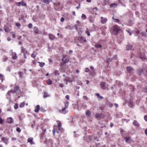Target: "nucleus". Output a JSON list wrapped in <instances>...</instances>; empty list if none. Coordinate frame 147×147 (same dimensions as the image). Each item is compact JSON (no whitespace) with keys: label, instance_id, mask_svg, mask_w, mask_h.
Here are the masks:
<instances>
[{"label":"nucleus","instance_id":"a19ab883","mask_svg":"<svg viewBox=\"0 0 147 147\" xmlns=\"http://www.w3.org/2000/svg\"><path fill=\"white\" fill-rule=\"evenodd\" d=\"M82 18L83 19H85L86 18V16L84 14H83L82 16Z\"/></svg>","mask_w":147,"mask_h":147},{"label":"nucleus","instance_id":"72a5a7b5","mask_svg":"<svg viewBox=\"0 0 147 147\" xmlns=\"http://www.w3.org/2000/svg\"><path fill=\"white\" fill-rule=\"evenodd\" d=\"M25 103L24 102L21 103L20 104L19 107L20 108L23 107L24 106Z\"/></svg>","mask_w":147,"mask_h":147},{"label":"nucleus","instance_id":"603ef678","mask_svg":"<svg viewBox=\"0 0 147 147\" xmlns=\"http://www.w3.org/2000/svg\"><path fill=\"white\" fill-rule=\"evenodd\" d=\"M21 4V2H17L16 3V5L18 6H20Z\"/></svg>","mask_w":147,"mask_h":147},{"label":"nucleus","instance_id":"e2e57ef3","mask_svg":"<svg viewBox=\"0 0 147 147\" xmlns=\"http://www.w3.org/2000/svg\"><path fill=\"white\" fill-rule=\"evenodd\" d=\"M65 98L67 100H69V95H67L65 96Z\"/></svg>","mask_w":147,"mask_h":147},{"label":"nucleus","instance_id":"bb28decb","mask_svg":"<svg viewBox=\"0 0 147 147\" xmlns=\"http://www.w3.org/2000/svg\"><path fill=\"white\" fill-rule=\"evenodd\" d=\"M43 95L44 96V98H46L49 96V95L46 92H44L43 93Z\"/></svg>","mask_w":147,"mask_h":147},{"label":"nucleus","instance_id":"6e6552de","mask_svg":"<svg viewBox=\"0 0 147 147\" xmlns=\"http://www.w3.org/2000/svg\"><path fill=\"white\" fill-rule=\"evenodd\" d=\"M100 86L102 89L103 90L106 89V83L105 82H102L100 83Z\"/></svg>","mask_w":147,"mask_h":147},{"label":"nucleus","instance_id":"69168bd1","mask_svg":"<svg viewBox=\"0 0 147 147\" xmlns=\"http://www.w3.org/2000/svg\"><path fill=\"white\" fill-rule=\"evenodd\" d=\"M144 75L147 78V69L146 70V71L144 73Z\"/></svg>","mask_w":147,"mask_h":147},{"label":"nucleus","instance_id":"0eeeda50","mask_svg":"<svg viewBox=\"0 0 147 147\" xmlns=\"http://www.w3.org/2000/svg\"><path fill=\"white\" fill-rule=\"evenodd\" d=\"M105 115L102 113H97L95 115V118H100V119H102L104 118Z\"/></svg>","mask_w":147,"mask_h":147},{"label":"nucleus","instance_id":"c756f323","mask_svg":"<svg viewBox=\"0 0 147 147\" xmlns=\"http://www.w3.org/2000/svg\"><path fill=\"white\" fill-rule=\"evenodd\" d=\"M86 114L88 116H90L91 115L90 112L88 110H87L86 111Z\"/></svg>","mask_w":147,"mask_h":147},{"label":"nucleus","instance_id":"9b49d317","mask_svg":"<svg viewBox=\"0 0 147 147\" xmlns=\"http://www.w3.org/2000/svg\"><path fill=\"white\" fill-rule=\"evenodd\" d=\"M100 18L101 19V23L103 24L105 23L107 20V19L106 18H103L102 17H100Z\"/></svg>","mask_w":147,"mask_h":147},{"label":"nucleus","instance_id":"052dcab7","mask_svg":"<svg viewBox=\"0 0 147 147\" xmlns=\"http://www.w3.org/2000/svg\"><path fill=\"white\" fill-rule=\"evenodd\" d=\"M144 120L147 121V115H145L144 116Z\"/></svg>","mask_w":147,"mask_h":147},{"label":"nucleus","instance_id":"cd10ccee","mask_svg":"<svg viewBox=\"0 0 147 147\" xmlns=\"http://www.w3.org/2000/svg\"><path fill=\"white\" fill-rule=\"evenodd\" d=\"M102 47V45L99 44H96L95 45V47L96 48H101Z\"/></svg>","mask_w":147,"mask_h":147},{"label":"nucleus","instance_id":"338daca9","mask_svg":"<svg viewBox=\"0 0 147 147\" xmlns=\"http://www.w3.org/2000/svg\"><path fill=\"white\" fill-rule=\"evenodd\" d=\"M55 5L57 6L59 5H60V2H58L57 3H55Z\"/></svg>","mask_w":147,"mask_h":147},{"label":"nucleus","instance_id":"e433bc0d","mask_svg":"<svg viewBox=\"0 0 147 147\" xmlns=\"http://www.w3.org/2000/svg\"><path fill=\"white\" fill-rule=\"evenodd\" d=\"M141 35L142 36H144L145 37H147V35L146 34L145 32H142L141 33Z\"/></svg>","mask_w":147,"mask_h":147},{"label":"nucleus","instance_id":"ddd939ff","mask_svg":"<svg viewBox=\"0 0 147 147\" xmlns=\"http://www.w3.org/2000/svg\"><path fill=\"white\" fill-rule=\"evenodd\" d=\"M12 58L13 59H16L18 57L17 55V54L15 52H12Z\"/></svg>","mask_w":147,"mask_h":147},{"label":"nucleus","instance_id":"2f4dec72","mask_svg":"<svg viewBox=\"0 0 147 147\" xmlns=\"http://www.w3.org/2000/svg\"><path fill=\"white\" fill-rule=\"evenodd\" d=\"M126 31L129 34L130 36H131L132 34V31L131 30L129 29L126 30Z\"/></svg>","mask_w":147,"mask_h":147},{"label":"nucleus","instance_id":"c85d7f7f","mask_svg":"<svg viewBox=\"0 0 147 147\" xmlns=\"http://www.w3.org/2000/svg\"><path fill=\"white\" fill-rule=\"evenodd\" d=\"M38 63H39V65L40 67H43L45 65V63L44 62H38Z\"/></svg>","mask_w":147,"mask_h":147},{"label":"nucleus","instance_id":"f03ea898","mask_svg":"<svg viewBox=\"0 0 147 147\" xmlns=\"http://www.w3.org/2000/svg\"><path fill=\"white\" fill-rule=\"evenodd\" d=\"M120 30V28L117 25L114 26L112 32V34L114 35H117Z\"/></svg>","mask_w":147,"mask_h":147},{"label":"nucleus","instance_id":"de8ad7c7","mask_svg":"<svg viewBox=\"0 0 147 147\" xmlns=\"http://www.w3.org/2000/svg\"><path fill=\"white\" fill-rule=\"evenodd\" d=\"M16 131L19 133H20L21 131V129L19 127H17L16 129Z\"/></svg>","mask_w":147,"mask_h":147},{"label":"nucleus","instance_id":"a18cd8bd","mask_svg":"<svg viewBox=\"0 0 147 147\" xmlns=\"http://www.w3.org/2000/svg\"><path fill=\"white\" fill-rule=\"evenodd\" d=\"M89 21L91 22H94V18H89Z\"/></svg>","mask_w":147,"mask_h":147},{"label":"nucleus","instance_id":"a211bd4d","mask_svg":"<svg viewBox=\"0 0 147 147\" xmlns=\"http://www.w3.org/2000/svg\"><path fill=\"white\" fill-rule=\"evenodd\" d=\"M92 31L90 30H89L87 28L86 30L85 31V33L87 34L88 36H90V32Z\"/></svg>","mask_w":147,"mask_h":147},{"label":"nucleus","instance_id":"4be33fe9","mask_svg":"<svg viewBox=\"0 0 147 147\" xmlns=\"http://www.w3.org/2000/svg\"><path fill=\"white\" fill-rule=\"evenodd\" d=\"M132 45H128L126 46V50L129 51V50H132Z\"/></svg>","mask_w":147,"mask_h":147},{"label":"nucleus","instance_id":"ea45409f","mask_svg":"<svg viewBox=\"0 0 147 147\" xmlns=\"http://www.w3.org/2000/svg\"><path fill=\"white\" fill-rule=\"evenodd\" d=\"M11 34H12L13 37L14 38H16L15 33L14 32H11Z\"/></svg>","mask_w":147,"mask_h":147},{"label":"nucleus","instance_id":"79ce46f5","mask_svg":"<svg viewBox=\"0 0 147 147\" xmlns=\"http://www.w3.org/2000/svg\"><path fill=\"white\" fill-rule=\"evenodd\" d=\"M114 21L115 23H119L120 21L118 19L115 18Z\"/></svg>","mask_w":147,"mask_h":147},{"label":"nucleus","instance_id":"8fccbe9b","mask_svg":"<svg viewBox=\"0 0 147 147\" xmlns=\"http://www.w3.org/2000/svg\"><path fill=\"white\" fill-rule=\"evenodd\" d=\"M21 3H22V5L23 6H25L26 5V3H24L23 1H21Z\"/></svg>","mask_w":147,"mask_h":147},{"label":"nucleus","instance_id":"f3484780","mask_svg":"<svg viewBox=\"0 0 147 147\" xmlns=\"http://www.w3.org/2000/svg\"><path fill=\"white\" fill-rule=\"evenodd\" d=\"M117 6V4L115 3H112L110 4V8H115Z\"/></svg>","mask_w":147,"mask_h":147},{"label":"nucleus","instance_id":"5701e85b","mask_svg":"<svg viewBox=\"0 0 147 147\" xmlns=\"http://www.w3.org/2000/svg\"><path fill=\"white\" fill-rule=\"evenodd\" d=\"M45 15L43 13H40L39 15V17L41 20H43L45 18Z\"/></svg>","mask_w":147,"mask_h":147},{"label":"nucleus","instance_id":"37998d69","mask_svg":"<svg viewBox=\"0 0 147 147\" xmlns=\"http://www.w3.org/2000/svg\"><path fill=\"white\" fill-rule=\"evenodd\" d=\"M117 58V55H115L113 57V58H112V60H116Z\"/></svg>","mask_w":147,"mask_h":147},{"label":"nucleus","instance_id":"bf43d9fd","mask_svg":"<svg viewBox=\"0 0 147 147\" xmlns=\"http://www.w3.org/2000/svg\"><path fill=\"white\" fill-rule=\"evenodd\" d=\"M136 33L137 34H139L140 33V31H139V30H138V29H136Z\"/></svg>","mask_w":147,"mask_h":147},{"label":"nucleus","instance_id":"393cba45","mask_svg":"<svg viewBox=\"0 0 147 147\" xmlns=\"http://www.w3.org/2000/svg\"><path fill=\"white\" fill-rule=\"evenodd\" d=\"M95 95L100 100H102L103 98V97L102 96H100L98 93H96Z\"/></svg>","mask_w":147,"mask_h":147},{"label":"nucleus","instance_id":"412c9836","mask_svg":"<svg viewBox=\"0 0 147 147\" xmlns=\"http://www.w3.org/2000/svg\"><path fill=\"white\" fill-rule=\"evenodd\" d=\"M40 108L39 105H37L35 107L34 111L36 113L38 112Z\"/></svg>","mask_w":147,"mask_h":147},{"label":"nucleus","instance_id":"20e7f679","mask_svg":"<svg viewBox=\"0 0 147 147\" xmlns=\"http://www.w3.org/2000/svg\"><path fill=\"white\" fill-rule=\"evenodd\" d=\"M21 48V52L23 54L24 58L25 59H26L27 58L26 55L28 54L27 51L23 46H22Z\"/></svg>","mask_w":147,"mask_h":147},{"label":"nucleus","instance_id":"f257e3e1","mask_svg":"<svg viewBox=\"0 0 147 147\" xmlns=\"http://www.w3.org/2000/svg\"><path fill=\"white\" fill-rule=\"evenodd\" d=\"M14 90L13 91H9L7 94V95H10V93H12L13 94L16 93V94H19L20 93V90L19 88V87L18 85H16L13 88Z\"/></svg>","mask_w":147,"mask_h":147},{"label":"nucleus","instance_id":"9d476101","mask_svg":"<svg viewBox=\"0 0 147 147\" xmlns=\"http://www.w3.org/2000/svg\"><path fill=\"white\" fill-rule=\"evenodd\" d=\"M69 61V59L67 57L64 59V63H60L59 64L60 66H62L63 65L66 64V63H68Z\"/></svg>","mask_w":147,"mask_h":147},{"label":"nucleus","instance_id":"c03bdc74","mask_svg":"<svg viewBox=\"0 0 147 147\" xmlns=\"http://www.w3.org/2000/svg\"><path fill=\"white\" fill-rule=\"evenodd\" d=\"M18 107V104L16 103L14 105V108L16 109H17Z\"/></svg>","mask_w":147,"mask_h":147},{"label":"nucleus","instance_id":"4468645a","mask_svg":"<svg viewBox=\"0 0 147 147\" xmlns=\"http://www.w3.org/2000/svg\"><path fill=\"white\" fill-rule=\"evenodd\" d=\"M49 39L51 40H54L55 38V37L53 34H49Z\"/></svg>","mask_w":147,"mask_h":147},{"label":"nucleus","instance_id":"13d9d810","mask_svg":"<svg viewBox=\"0 0 147 147\" xmlns=\"http://www.w3.org/2000/svg\"><path fill=\"white\" fill-rule=\"evenodd\" d=\"M58 126L59 128H60L61 126V124L60 122H59L58 124Z\"/></svg>","mask_w":147,"mask_h":147},{"label":"nucleus","instance_id":"09e8293b","mask_svg":"<svg viewBox=\"0 0 147 147\" xmlns=\"http://www.w3.org/2000/svg\"><path fill=\"white\" fill-rule=\"evenodd\" d=\"M128 22L129 24H130L131 25H132L134 24L133 21L131 20H129Z\"/></svg>","mask_w":147,"mask_h":147},{"label":"nucleus","instance_id":"a878e982","mask_svg":"<svg viewBox=\"0 0 147 147\" xmlns=\"http://www.w3.org/2000/svg\"><path fill=\"white\" fill-rule=\"evenodd\" d=\"M34 32L36 34H38L39 33V31L37 27L34 28Z\"/></svg>","mask_w":147,"mask_h":147},{"label":"nucleus","instance_id":"49530a36","mask_svg":"<svg viewBox=\"0 0 147 147\" xmlns=\"http://www.w3.org/2000/svg\"><path fill=\"white\" fill-rule=\"evenodd\" d=\"M76 23L77 24L76 25H78V27H79L81 25L80 22L79 20H78L76 21Z\"/></svg>","mask_w":147,"mask_h":147},{"label":"nucleus","instance_id":"dca6fc26","mask_svg":"<svg viewBox=\"0 0 147 147\" xmlns=\"http://www.w3.org/2000/svg\"><path fill=\"white\" fill-rule=\"evenodd\" d=\"M126 69L127 71L129 72L132 71L134 70L133 68L131 66H127L126 67Z\"/></svg>","mask_w":147,"mask_h":147},{"label":"nucleus","instance_id":"f8f14e48","mask_svg":"<svg viewBox=\"0 0 147 147\" xmlns=\"http://www.w3.org/2000/svg\"><path fill=\"white\" fill-rule=\"evenodd\" d=\"M6 122L8 123H11L13 122V120L11 117H10L7 119Z\"/></svg>","mask_w":147,"mask_h":147},{"label":"nucleus","instance_id":"58836bf2","mask_svg":"<svg viewBox=\"0 0 147 147\" xmlns=\"http://www.w3.org/2000/svg\"><path fill=\"white\" fill-rule=\"evenodd\" d=\"M112 60V58H109L107 59V62L108 63L111 62Z\"/></svg>","mask_w":147,"mask_h":147},{"label":"nucleus","instance_id":"f704fd0d","mask_svg":"<svg viewBox=\"0 0 147 147\" xmlns=\"http://www.w3.org/2000/svg\"><path fill=\"white\" fill-rule=\"evenodd\" d=\"M47 83L49 85H51L52 84V81L50 79H48L47 81Z\"/></svg>","mask_w":147,"mask_h":147},{"label":"nucleus","instance_id":"7c9ffc66","mask_svg":"<svg viewBox=\"0 0 147 147\" xmlns=\"http://www.w3.org/2000/svg\"><path fill=\"white\" fill-rule=\"evenodd\" d=\"M124 138L125 139V141L126 142H128L129 141L131 140V138L130 137H125Z\"/></svg>","mask_w":147,"mask_h":147},{"label":"nucleus","instance_id":"1a4fd4ad","mask_svg":"<svg viewBox=\"0 0 147 147\" xmlns=\"http://www.w3.org/2000/svg\"><path fill=\"white\" fill-rule=\"evenodd\" d=\"M84 140L87 142H90L92 140V137L91 136H88L86 137H84Z\"/></svg>","mask_w":147,"mask_h":147},{"label":"nucleus","instance_id":"774afa93","mask_svg":"<svg viewBox=\"0 0 147 147\" xmlns=\"http://www.w3.org/2000/svg\"><path fill=\"white\" fill-rule=\"evenodd\" d=\"M144 90L145 92L147 93V87L144 88Z\"/></svg>","mask_w":147,"mask_h":147},{"label":"nucleus","instance_id":"4d7b16f0","mask_svg":"<svg viewBox=\"0 0 147 147\" xmlns=\"http://www.w3.org/2000/svg\"><path fill=\"white\" fill-rule=\"evenodd\" d=\"M90 71L89 69L88 68H86L85 69V71L86 72H89Z\"/></svg>","mask_w":147,"mask_h":147},{"label":"nucleus","instance_id":"4c0bfd02","mask_svg":"<svg viewBox=\"0 0 147 147\" xmlns=\"http://www.w3.org/2000/svg\"><path fill=\"white\" fill-rule=\"evenodd\" d=\"M20 77L22 78H23V73L22 72L20 71L19 72Z\"/></svg>","mask_w":147,"mask_h":147},{"label":"nucleus","instance_id":"0e129e2a","mask_svg":"<svg viewBox=\"0 0 147 147\" xmlns=\"http://www.w3.org/2000/svg\"><path fill=\"white\" fill-rule=\"evenodd\" d=\"M16 26H18V27H20V23H17L16 24Z\"/></svg>","mask_w":147,"mask_h":147},{"label":"nucleus","instance_id":"5fc2aeb1","mask_svg":"<svg viewBox=\"0 0 147 147\" xmlns=\"http://www.w3.org/2000/svg\"><path fill=\"white\" fill-rule=\"evenodd\" d=\"M83 98L84 99L86 100H88V98L86 96H83Z\"/></svg>","mask_w":147,"mask_h":147},{"label":"nucleus","instance_id":"423d86ee","mask_svg":"<svg viewBox=\"0 0 147 147\" xmlns=\"http://www.w3.org/2000/svg\"><path fill=\"white\" fill-rule=\"evenodd\" d=\"M64 103L65 105V107L61 110H59V111L60 113H62L68 108L69 105V102L67 101H66L64 102Z\"/></svg>","mask_w":147,"mask_h":147},{"label":"nucleus","instance_id":"7ed1b4c3","mask_svg":"<svg viewBox=\"0 0 147 147\" xmlns=\"http://www.w3.org/2000/svg\"><path fill=\"white\" fill-rule=\"evenodd\" d=\"M76 39H77L80 42L82 43H83L84 42H87L85 38L82 36H79L78 37H75V40H76Z\"/></svg>","mask_w":147,"mask_h":147},{"label":"nucleus","instance_id":"b1692460","mask_svg":"<svg viewBox=\"0 0 147 147\" xmlns=\"http://www.w3.org/2000/svg\"><path fill=\"white\" fill-rule=\"evenodd\" d=\"M133 123L134 125L136 126L137 127H138L139 126V123H138L137 121L136 120H135L133 122Z\"/></svg>","mask_w":147,"mask_h":147},{"label":"nucleus","instance_id":"2eb2a0df","mask_svg":"<svg viewBox=\"0 0 147 147\" xmlns=\"http://www.w3.org/2000/svg\"><path fill=\"white\" fill-rule=\"evenodd\" d=\"M28 142H30V144L32 145L34 144V142L33 140V138H29L28 139Z\"/></svg>","mask_w":147,"mask_h":147},{"label":"nucleus","instance_id":"6ab92c4d","mask_svg":"<svg viewBox=\"0 0 147 147\" xmlns=\"http://www.w3.org/2000/svg\"><path fill=\"white\" fill-rule=\"evenodd\" d=\"M4 30L7 33H8L9 32V28L7 26L5 25L4 26Z\"/></svg>","mask_w":147,"mask_h":147},{"label":"nucleus","instance_id":"aec40b11","mask_svg":"<svg viewBox=\"0 0 147 147\" xmlns=\"http://www.w3.org/2000/svg\"><path fill=\"white\" fill-rule=\"evenodd\" d=\"M1 140L2 141L4 142L6 144H8V140L7 138H2Z\"/></svg>","mask_w":147,"mask_h":147},{"label":"nucleus","instance_id":"3c124183","mask_svg":"<svg viewBox=\"0 0 147 147\" xmlns=\"http://www.w3.org/2000/svg\"><path fill=\"white\" fill-rule=\"evenodd\" d=\"M32 24L31 23H30L28 25V27L29 28H32Z\"/></svg>","mask_w":147,"mask_h":147},{"label":"nucleus","instance_id":"39448f33","mask_svg":"<svg viewBox=\"0 0 147 147\" xmlns=\"http://www.w3.org/2000/svg\"><path fill=\"white\" fill-rule=\"evenodd\" d=\"M74 27L76 31L78 32V34L79 35L82 34L83 31L82 28H78V25H75Z\"/></svg>","mask_w":147,"mask_h":147},{"label":"nucleus","instance_id":"c9c22d12","mask_svg":"<svg viewBox=\"0 0 147 147\" xmlns=\"http://www.w3.org/2000/svg\"><path fill=\"white\" fill-rule=\"evenodd\" d=\"M54 74L55 75H58L59 74V73L58 70H56L54 72Z\"/></svg>","mask_w":147,"mask_h":147},{"label":"nucleus","instance_id":"473e14b6","mask_svg":"<svg viewBox=\"0 0 147 147\" xmlns=\"http://www.w3.org/2000/svg\"><path fill=\"white\" fill-rule=\"evenodd\" d=\"M143 69H142L141 70H140V71H138V74L139 76H140L141 74L142 73L143 71Z\"/></svg>","mask_w":147,"mask_h":147},{"label":"nucleus","instance_id":"864d4df0","mask_svg":"<svg viewBox=\"0 0 147 147\" xmlns=\"http://www.w3.org/2000/svg\"><path fill=\"white\" fill-rule=\"evenodd\" d=\"M31 57L33 58H34L36 57V55H35L34 53H32L31 55Z\"/></svg>","mask_w":147,"mask_h":147},{"label":"nucleus","instance_id":"6e6d98bb","mask_svg":"<svg viewBox=\"0 0 147 147\" xmlns=\"http://www.w3.org/2000/svg\"><path fill=\"white\" fill-rule=\"evenodd\" d=\"M3 119L0 117V124H3Z\"/></svg>","mask_w":147,"mask_h":147},{"label":"nucleus","instance_id":"680f3d73","mask_svg":"<svg viewBox=\"0 0 147 147\" xmlns=\"http://www.w3.org/2000/svg\"><path fill=\"white\" fill-rule=\"evenodd\" d=\"M61 22H63L65 20V19L63 17H62L61 19Z\"/></svg>","mask_w":147,"mask_h":147}]
</instances>
